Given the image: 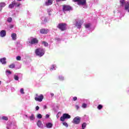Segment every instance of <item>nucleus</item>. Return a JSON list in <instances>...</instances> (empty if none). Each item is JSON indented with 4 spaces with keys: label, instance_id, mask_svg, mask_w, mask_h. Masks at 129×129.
<instances>
[{
    "label": "nucleus",
    "instance_id": "8fccbe9b",
    "mask_svg": "<svg viewBox=\"0 0 129 129\" xmlns=\"http://www.w3.org/2000/svg\"><path fill=\"white\" fill-rule=\"evenodd\" d=\"M25 99H26V100H27L28 99H30V97H29L28 96H25Z\"/></svg>",
    "mask_w": 129,
    "mask_h": 129
},
{
    "label": "nucleus",
    "instance_id": "de8ad7c7",
    "mask_svg": "<svg viewBox=\"0 0 129 129\" xmlns=\"http://www.w3.org/2000/svg\"><path fill=\"white\" fill-rule=\"evenodd\" d=\"M76 108L77 110H78V109H79V106L78 105H76Z\"/></svg>",
    "mask_w": 129,
    "mask_h": 129
},
{
    "label": "nucleus",
    "instance_id": "7ed1b4c3",
    "mask_svg": "<svg viewBox=\"0 0 129 129\" xmlns=\"http://www.w3.org/2000/svg\"><path fill=\"white\" fill-rule=\"evenodd\" d=\"M75 3H78V6H82L84 9H87L86 0H73Z\"/></svg>",
    "mask_w": 129,
    "mask_h": 129
},
{
    "label": "nucleus",
    "instance_id": "4468645a",
    "mask_svg": "<svg viewBox=\"0 0 129 129\" xmlns=\"http://www.w3.org/2000/svg\"><path fill=\"white\" fill-rule=\"evenodd\" d=\"M26 117L27 118H28V119H30V120H34L35 119V116L33 115V114H31L30 116H28V115H25Z\"/></svg>",
    "mask_w": 129,
    "mask_h": 129
},
{
    "label": "nucleus",
    "instance_id": "9d476101",
    "mask_svg": "<svg viewBox=\"0 0 129 129\" xmlns=\"http://www.w3.org/2000/svg\"><path fill=\"white\" fill-rule=\"evenodd\" d=\"M57 28L61 30V31H65L66 30V23H59Z\"/></svg>",
    "mask_w": 129,
    "mask_h": 129
},
{
    "label": "nucleus",
    "instance_id": "5fc2aeb1",
    "mask_svg": "<svg viewBox=\"0 0 129 129\" xmlns=\"http://www.w3.org/2000/svg\"><path fill=\"white\" fill-rule=\"evenodd\" d=\"M43 109H47V106L46 105H44L43 106Z\"/></svg>",
    "mask_w": 129,
    "mask_h": 129
},
{
    "label": "nucleus",
    "instance_id": "ddd939ff",
    "mask_svg": "<svg viewBox=\"0 0 129 129\" xmlns=\"http://www.w3.org/2000/svg\"><path fill=\"white\" fill-rule=\"evenodd\" d=\"M7 36V31L5 30H1L0 31V37L1 38H5Z\"/></svg>",
    "mask_w": 129,
    "mask_h": 129
},
{
    "label": "nucleus",
    "instance_id": "c03bdc74",
    "mask_svg": "<svg viewBox=\"0 0 129 129\" xmlns=\"http://www.w3.org/2000/svg\"><path fill=\"white\" fill-rule=\"evenodd\" d=\"M39 109H40V107H39V106H37L35 107V110H36V111H38V110H39Z\"/></svg>",
    "mask_w": 129,
    "mask_h": 129
},
{
    "label": "nucleus",
    "instance_id": "f704fd0d",
    "mask_svg": "<svg viewBox=\"0 0 129 129\" xmlns=\"http://www.w3.org/2000/svg\"><path fill=\"white\" fill-rule=\"evenodd\" d=\"M82 107L83 108H86V107H87V104L85 103H83L82 105Z\"/></svg>",
    "mask_w": 129,
    "mask_h": 129
},
{
    "label": "nucleus",
    "instance_id": "9b49d317",
    "mask_svg": "<svg viewBox=\"0 0 129 129\" xmlns=\"http://www.w3.org/2000/svg\"><path fill=\"white\" fill-rule=\"evenodd\" d=\"M75 22V23H74L75 27L78 28V29H81V27H82V24H83V22H82V21H78L77 20H76Z\"/></svg>",
    "mask_w": 129,
    "mask_h": 129
},
{
    "label": "nucleus",
    "instance_id": "864d4df0",
    "mask_svg": "<svg viewBox=\"0 0 129 129\" xmlns=\"http://www.w3.org/2000/svg\"><path fill=\"white\" fill-rule=\"evenodd\" d=\"M50 96H51V97H53V96H54V93H50Z\"/></svg>",
    "mask_w": 129,
    "mask_h": 129
},
{
    "label": "nucleus",
    "instance_id": "c9c22d12",
    "mask_svg": "<svg viewBox=\"0 0 129 129\" xmlns=\"http://www.w3.org/2000/svg\"><path fill=\"white\" fill-rule=\"evenodd\" d=\"M2 119H3L4 120H9V118L8 117V116H3L2 117Z\"/></svg>",
    "mask_w": 129,
    "mask_h": 129
},
{
    "label": "nucleus",
    "instance_id": "680f3d73",
    "mask_svg": "<svg viewBox=\"0 0 129 129\" xmlns=\"http://www.w3.org/2000/svg\"><path fill=\"white\" fill-rule=\"evenodd\" d=\"M86 117H87V118H88V116H85Z\"/></svg>",
    "mask_w": 129,
    "mask_h": 129
},
{
    "label": "nucleus",
    "instance_id": "052dcab7",
    "mask_svg": "<svg viewBox=\"0 0 129 129\" xmlns=\"http://www.w3.org/2000/svg\"><path fill=\"white\" fill-rule=\"evenodd\" d=\"M0 85H2V81H0Z\"/></svg>",
    "mask_w": 129,
    "mask_h": 129
},
{
    "label": "nucleus",
    "instance_id": "6e6d98bb",
    "mask_svg": "<svg viewBox=\"0 0 129 129\" xmlns=\"http://www.w3.org/2000/svg\"><path fill=\"white\" fill-rule=\"evenodd\" d=\"M59 114L58 113V114H57V115H56V117H57V118H59Z\"/></svg>",
    "mask_w": 129,
    "mask_h": 129
},
{
    "label": "nucleus",
    "instance_id": "3c124183",
    "mask_svg": "<svg viewBox=\"0 0 129 129\" xmlns=\"http://www.w3.org/2000/svg\"><path fill=\"white\" fill-rule=\"evenodd\" d=\"M46 118H49L50 117V115L47 114L45 116Z\"/></svg>",
    "mask_w": 129,
    "mask_h": 129
},
{
    "label": "nucleus",
    "instance_id": "e433bc0d",
    "mask_svg": "<svg viewBox=\"0 0 129 129\" xmlns=\"http://www.w3.org/2000/svg\"><path fill=\"white\" fill-rule=\"evenodd\" d=\"M12 21H13V19L11 17L8 18L7 19L8 23H12Z\"/></svg>",
    "mask_w": 129,
    "mask_h": 129
},
{
    "label": "nucleus",
    "instance_id": "5701e85b",
    "mask_svg": "<svg viewBox=\"0 0 129 129\" xmlns=\"http://www.w3.org/2000/svg\"><path fill=\"white\" fill-rule=\"evenodd\" d=\"M85 28L88 30H90V27H91V24L90 23H87L84 25Z\"/></svg>",
    "mask_w": 129,
    "mask_h": 129
},
{
    "label": "nucleus",
    "instance_id": "39448f33",
    "mask_svg": "<svg viewBox=\"0 0 129 129\" xmlns=\"http://www.w3.org/2000/svg\"><path fill=\"white\" fill-rule=\"evenodd\" d=\"M39 40L36 38L30 37L28 39V43L31 44V45H34L35 44H38Z\"/></svg>",
    "mask_w": 129,
    "mask_h": 129
},
{
    "label": "nucleus",
    "instance_id": "bf43d9fd",
    "mask_svg": "<svg viewBox=\"0 0 129 129\" xmlns=\"http://www.w3.org/2000/svg\"><path fill=\"white\" fill-rule=\"evenodd\" d=\"M18 2H21L22 1H24V0H17Z\"/></svg>",
    "mask_w": 129,
    "mask_h": 129
},
{
    "label": "nucleus",
    "instance_id": "ea45409f",
    "mask_svg": "<svg viewBox=\"0 0 129 129\" xmlns=\"http://www.w3.org/2000/svg\"><path fill=\"white\" fill-rule=\"evenodd\" d=\"M37 118H39V119H41V118H42V114H38V115H37Z\"/></svg>",
    "mask_w": 129,
    "mask_h": 129
},
{
    "label": "nucleus",
    "instance_id": "b1692460",
    "mask_svg": "<svg viewBox=\"0 0 129 129\" xmlns=\"http://www.w3.org/2000/svg\"><path fill=\"white\" fill-rule=\"evenodd\" d=\"M13 4L14 5V7H15L16 8H19V7H20V6H21V4L16 2V1H13Z\"/></svg>",
    "mask_w": 129,
    "mask_h": 129
},
{
    "label": "nucleus",
    "instance_id": "4d7b16f0",
    "mask_svg": "<svg viewBox=\"0 0 129 129\" xmlns=\"http://www.w3.org/2000/svg\"><path fill=\"white\" fill-rule=\"evenodd\" d=\"M56 40H57V41H60L61 39H60V38H56Z\"/></svg>",
    "mask_w": 129,
    "mask_h": 129
},
{
    "label": "nucleus",
    "instance_id": "a878e982",
    "mask_svg": "<svg viewBox=\"0 0 129 129\" xmlns=\"http://www.w3.org/2000/svg\"><path fill=\"white\" fill-rule=\"evenodd\" d=\"M87 125V122H83L82 124V128L85 129L86 128Z\"/></svg>",
    "mask_w": 129,
    "mask_h": 129
},
{
    "label": "nucleus",
    "instance_id": "cd10ccee",
    "mask_svg": "<svg viewBox=\"0 0 129 129\" xmlns=\"http://www.w3.org/2000/svg\"><path fill=\"white\" fill-rule=\"evenodd\" d=\"M52 11H53V10L52 9H47V12L48 15L49 16H51V13H52Z\"/></svg>",
    "mask_w": 129,
    "mask_h": 129
},
{
    "label": "nucleus",
    "instance_id": "72a5a7b5",
    "mask_svg": "<svg viewBox=\"0 0 129 129\" xmlns=\"http://www.w3.org/2000/svg\"><path fill=\"white\" fill-rule=\"evenodd\" d=\"M15 67H16V66L14 63H12L9 66V68H11V69H14Z\"/></svg>",
    "mask_w": 129,
    "mask_h": 129
},
{
    "label": "nucleus",
    "instance_id": "f257e3e1",
    "mask_svg": "<svg viewBox=\"0 0 129 129\" xmlns=\"http://www.w3.org/2000/svg\"><path fill=\"white\" fill-rule=\"evenodd\" d=\"M46 52V49L45 48H43L42 47H39L36 48L35 50V55L38 56V57H43L44 55H45V53Z\"/></svg>",
    "mask_w": 129,
    "mask_h": 129
},
{
    "label": "nucleus",
    "instance_id": "f3484780",
    "mask_svg": "<svg viewBox=\"0 0 129 129\" xmlns=\"http://www.w3.org/2000/svg\"><path fill=\"white\" fill-rule=\"evenodd\" d=\"M47 128H52L53 127V123L51 122H48L45 124Z\"/></svg>",
    "mask_w": 129,
    "mask_h": 129
},
{
    "label": "nucleus",
    "instance_id": "603ef678",
    "mask_svg": "<svg viewBox=\"0 0 129 129\" xmlns=\"http://www.w3.org/2000/svg\"><path fill=\"white\" fill-rule=\"evenodd\" d=\"M10 29H13L14 28V25H10L9 26Z\"/></svg>",
    "mask_w": 129,
    "mask_h": 129
},
{
    "label": "nucleus",
    "instance_id": "2f4dec72",
    "mask_svg": "<svg viewBox=\"0 0 129 129\" xmlns=\"http://www.w3.org/2000/svg\"><path fill=\"white\" fill-rule=\"evenodd\" d=\"M103 108V106L101 104H99L97 106V108H98V109H99V110L102 109Z\"/></svg>",
    "mask_w": 129,
    "mask_h": 129
},
{
    "label": "nucleus",
    "instance_id": "473e14b6",
    "mask_svg": "<svg viewBox=\"0 0 129 129\" xmlns=\"http://www.w3.org/2000/svg\"><path fill=\"white\" fill-rule=\"evenodd\" d=\"M17 47L18 48H23V45L20 43V42H17Z\"/></svg>",
    "mask_w": 129,
    "mask_h": 129
},
{
    "label": "nucleus",
    "instance_id": "2eb2a0df",
    "mask_svg": "<svg viewBox=\"0 0 129 129\" xmlns=\"http://www.w3.org/2000/svg\"><path fill=\"white\" fill-rule=\"evenodd\" d=\"M53 4V0H47L45 2L44 5L48 7V6H51Z\"/></svg>",
    "mask_w": 129,
    "mask_h": 129
},
{
    "label": "nucleus",
    "instance_id": "09e8293b",
    "mask_svg": "<svg viewBox=\"0 0 129 129\" xmlns=\"http://www.w3.org/2000/svg\"><path fill=\"white\" fill-rule=\"evenodd\" d=\"M11 90H12V92H14V91H16V89H15L14 87H12Z\"/></svg>",
    "mask_w": 129,
    "mask_h": 129
},
{
    "label": "nucleus",
    "instance_id": "423d86ee",
    "mask_svg": "<svg viewBox=\"0 0 129 129\" xmlns=\"http://www.w3.org/2000/svg\"><path fill=\"white\" fill-rule=\"evenodd\" d=\"M34 99L36 101H38L39 102H42L43 99H44V96L42 94L38 95V94L35 95V97Z\"/></svg>",
    "mask_w": 129,
    "mask_h": 129
},
{
    "label": "nucleus",
    "instance_id": "37998d69",
    "mask_svg": "<svg viewBox=\"0 0 129 129\" xmlns=\"http://www.w3.org/2000/svg\"><path fill=\"white\" fill-rule=\"evenodd\" d=\"M21 68V64L20 63L18 64V67H16V69H20Z\"/></svg>",
    "mask_w": 129,
    "mask_h": 129
},
{
    "label": "nucleus",
    "instance_id": "412c9836",
    "mask_svg": "<svg viewBox=\"0 0 129 129\" xmlns=\"http://www.w3.org/2000/svg\"><path fill=\"white\" fill-rule=\"evenodd\" d=\"M58 80H59V81H64L65 80V78H64V76L62 75L58 76Z\"/></svg>",
    "mask_w": 129,
    "mask_h": 129
},
{
    "label": "nucleus",
    "instance_id": "49530a36",
    "mask_svg": "<svg viewBox=\"0 0 129 129\" xmlns=\"http://www.w3.org/2000/svg\"><path fill=\"white\" fill-rule=\"evenodd\" d=\"M6 73H9V74H12V72H11L9 70H7L6 71Z\"/></svg>",
    "mask_w": 129,
    "mask_h": 129
},
{
    "label": "nucleus",
    "instance_id": "0eeeda50",
    "mask_svg": "<svg viewBox=\"0 0 129 129\" xmlns=\"http://www.w3.org/2000/svg\"><path fill=\"white\" fill-rule=\"evenodd\" d=\"M71 118V116L68 113H64L62 116L60 117V121H64L65 119Z\"/></svg>",
    "mask_w": 129,
    "mask_h": 129
},
{
    "label": "nucleus",
    "instance_id": "79ce46f5",
    "mask_svg": "<svg viewBox=\"0 0 129 129\" xmlns=\"http://www.w3.org/2000/svg\"><path fill=\"white\" fill-rule=\"evenodd\" d=\"M66 1V0H55V2H56L57 3H59L60 2H65Z\"/></svg>",
    "mask_w": 129,
    "mask_h": 129
},
{
    "label": "nucleus",
    "instance_id": "4be33fe9",
    "mask_svg": "<svg viewBox=\"0 0 129 129\" xmlns=\"http://www.w3.org/2000/svg\"><path fill=\"white\" fill-rule=\"evenodd\" d=\"M41 20L43 22V24H46V23L48 22V18L47 17H42Z\"/></svg>",
    "mask_w": 129,
    "mask_h": 129
},
{
    "label": "nucleus",
    "instance_id": "a18cd8bd",
    "mask_svg": "<svg viewBox=\"0 0 129 129\" xmlns=\"http://www.w3.org/2000/svg\"><path fill=\"white\" fill-rule=\"evenodd\" d=\"M74 101H76L77 100V97H74L73 98Z\"/></svg>",
    "mask_w": 129,
    "mask_h": 129
},
{
    "label": "nucleus",
    "instance_id": "58836bf2",
    "mask_svg": "<svg viewBox=\"0 0 129 129\" xmlns=\"http://www.w3.org/2000/svg\"><path fill=\"white\" fill-rule=\"evenodd\" d=\"M63 125H64V126H66V127H68V123H67V122H63L62 123Z\"/></svg>",
    "mask_w": 129,
    "mask_h": 129
},
{
    "label": "nucleus",
    "instance_id": "1a4fd4ad",
    "mask_svg": "<svg viewBox=\"0 0 129 129\" xmlns=\"http://www.w3.org/2000/svg\"><path fill=\"white\" fill-rule=\"evenodd\" d=\"M80 121H81V118L79 116H76L73 119L72 122L75 124H79Z\"/></svg>",
    "mask_w": 129,
    "mask_h": 129
},
{
    "label": "nucleus",
    "instance_id": "c85d7f7f",
    "mask_svg": "<svg viewBox=\"0 0 129 129\" xmlns=\"http://www.w3.org/2000/svg\"><path fill=\"white\" fill-rule=\"evenodd\" d=\"M5 7H6V3L4 2H2L0 3V8H2L3 9V8H5Z\"/></svg>",
    "mask_w": 129,
    "mask_h": 129
},
{
    "label": "nucleus",
    "instance_id": "20e7f679",
    "mask_svg": "<svg viewBox=\"0 0 129 129\" xmlns=\"http://www.w3.org/2000/svg\"><path fill=\"white\" fill-rule=\"evenodd\" d=\"M7 129H15L17 128V125L16 123L14 122H8L7 124Z\"/></svg>",
    "mask_w": 129,
    "mask_h": 129
},
{
    "label": "nucleus",
    "instance_id": "c756f323",
    "mask_svg": "<svg viewBox=\"0 0 129 129\" xmlns=\"http://www.w3.org/2000/svg\"><path fill=\"white\" fill-rule=\"evenodd\" d=\"M14 1L12 2V4H10L9 6V9H13V8H14Z\"/></svg>",
    "mask_w": 129,
    "mask_h": 129
},
{
    "label": "nucleus",
    "instance_id": "f03ea898",
    "mask_svg": "<svg viewBox=\"0 0 129 129\" xmlns=\"http://www.w3.org/2000/svg\"><path fill=\"white\" fill-rule=\"evenodd\" d=\"M120 4L121 7H124L125 11L129 13V2H125V0H120Z\"/></svg>",
    "mask_w": 129,
    "mask_h": 129
},
{
    "label": "nucleus",
    "instance_id": "6ab92c4d",
    "mask_svg": "<svg viewBox=\"0 0 129 129\" xmlns=\"http://www.w3.org/2000/svg\"><path fill=\"white\" fill-rule=\"evenodd\" d=\"M6 57H3L2 58H0V62L2 64H5L7 63L6 61Z\"/></svg>",
    "mask_w": 129,
    "mask_h": 129
},
{
    "label": "nucleus",
    "instance_id": "a19ab883",
    "mask_svg": "<svg viewBox=\"0 0 129 129\" xmlns=\"http://www.w3.org/2000/svg\"><path fill=\"white\" fill-rule=\"evenodd\" d=\"M82 101L84 102V103H87L88 102V100L86 99H83Z\"/></svg>",
    "mask_w": 129,
    "mask_h": 129
},
{
    "label": "nucleus",
    "instance_id": "6e6552de",
    "mask_svg": "<svg viewBox=\"0 0 129 129\" xmlns=\"http://www.w3.org/2000/svg\"><path fill=\"white\" fill-rule=\"evenodd\" d=\"M63 12H70V11H73V8L69 5H63L62 7Z\"/></svg>",
    "mask_w": 129,
    "mask_h": 129
},
{
    "label": "nucleus",
    "instance_id": "7c9ffc66",
    "mask_svg": "<svg viewBox=\"0 0 129 129\" xmlns=\"http://www.w3.org/2000/svg\"><path fill=\"white\" fill-rule=\"evenodd\" d=\"M20 93H21V94H22V95L25 94V90H24V88L20 89Z\"/></svg>",
    "mask_w": 129,
    "mask_h": 129
},
{
    "label": "nucleus",
    "instance_id": "aec40b11",
    "mask_svg": "<svg viewBox=\"0 0 129 129\" xmlns=\"http://www.w3.org/2000/svg\"><path fill=\"white\" fill-rule=\"evenodd\" d=\"M56 68L57 66H56V64H52L50 68V70L51 71H53V70H56Z\"/></svg>",
    "mask_w": 129,
    "mask_h": 129
},
{
    "label": "nucleus",
    "instance_id": "a211bd4d",
    "mask_svg": "<svg viewBox=\"0 0 129 129\" xmlns=\"http://www.w3.org/2000/svg\"><path fill=\"white\" fill-rule=\"evenodd\" d=\"M48 32H49V30L45 29H41L40 31V33L41 34H47Z\"/></svg>",
    "mask_w": 129,
    "mask_h": 129
},
{
    "label": "nucleus",
    "instance_id": "dca6fc26",
    "mask_svg": "<svg viewBox=\"0 0 129 129\" xmlns=\"http://www.w3.org/2000/svg\"><path fill=\"white\" fill-rule=\"evenodd\" d=\"M37 125L38 127H40V128H43L44 126H43V123H42V121L39 120L37 122Z\"/></svg>",
    "mask_w": 129,
    "mask_h": 129
},
{
    "label": "nucleus",
    "instance_id": "4c0bfd02",
    "mask_svg": "<svg viewBox=\"0 0 129 129\" xmlns=\"http://www.w3.org/2000/svg\"><path fill=\"white\" fill-rule=\"evenodd\" d=\"M21 59H22V57L20 56H17L16 57V60H17V61H21Z\"/></svg>",
    "mask_w": 129,
    "mask_h": 129
},
{
    "label": "nucleus",
    "instance_id": "393cba45",
    "mask_svg": "<svg viewBox=\"0 0 129 129\" xmlns=\"http://www.w3.org/2000/svg\"><path fill=\"white\" fill-rule=\"evenodd\" d=\"M11 37L13 40H17V34L16 33H13L11 35Z\"/></svg>",
    "mask_w": 129,
    "mask_h": 129
},
{
    "label": "nucleus",
    "instance_id": "f8f14e48",
    "mask_svg": "<svg viewBox=\"0 0 129 129\" xmlns=\"http://www.w3.org/2000/svg\"><path fill=\"white\" fill-rule=\"evenodd\" d=\"M22 77H23V74L21 73L15 74L14 76V78L16 81H19V79Z\"/></svg>",
    "mask_w": 129,
    "mask_h": 129
},
{
    "label": "nucleus",
    "instance_id": "bb28decb",
    "mask_svg": "<svg viewBox=\"0 0 129 129\" xmlns=\"http://www.w3.org/2000/svg\"><path fill=\"white\" fill-rule=\"evenodd\" d=\"M42 44L44 46V47H48L49 46V43L46 41H42Z\"/></svg>",
    "mask_w": 129,
    "mask_h": 129
},
{
    "label": "nucleus",
    "instance_id": "13d9d810",
    "mask_svg": "<svg viewBox=\"0 0 129 129\" xmlns=\"http://www.w3.org/2000/svg\"><path fill=\"white\" fill-rule=\"evenodd\" d=\"M2 10H3V9L0 7V12H2Z\"/></svg>",
    "mask_w": 129,
    "mask_h": 129
}]
</instances>
